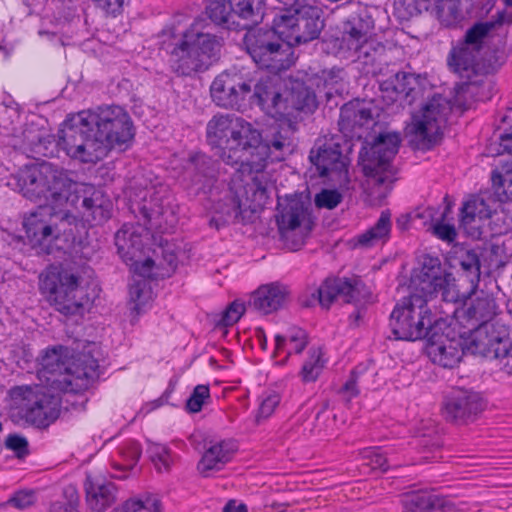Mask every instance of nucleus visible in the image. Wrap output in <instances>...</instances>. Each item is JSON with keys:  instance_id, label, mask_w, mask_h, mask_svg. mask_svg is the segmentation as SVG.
Returning a JSON list of instances; mask_svg holds the SVG:
<instances>
[{"instance_id": "nucleus-1", "label": "nucleus", "mask_w": 512, "mask_h": 512, "mask_svg": "<svg viewBox=\"0 0 512 512\" xmlns=\"http://www.w3.org/2000/svg\"><path fill=\"white\" fill-rule=\"evenodd\" d=\"M99 377L94 347L77 353L64 345L47 347L38 358L40 383L15 385L8 390L10 417L16 424L45 430L61 415V393H84Z\"/></svg>"}, {"instance_id": "nucleus-2", "label": "nucleus", "mask_w": 512, "mask_h": 512, "mask_svg": "<svg viewBox=\"0 0 512 512\" xmlns=\"http://www.w3.org/2000/svg\"><path fill=\"white\" fill-rule=\"evenodd\" d=\"M134 137L133 121L123 107L101 105L66 121L58 145L72 159L97 163L112 150L126 151Z\"/></svg>"}, {"instance_id": "nucleus-3", "label": "nucleus", "mask_w": 512, "mask_h": 512, "mask_svg": "<svg viewBox=\"0 0 512 512\" xmlns=\"http://www.w3.org/2000/svg\"><path fill=\"white\" fill-rule=\"evenodd\" d=\"M19 177L26 196L45 197L54 205L73 208L90 227L101 225L111 217V201L101 190L73 181L65 171L50 163L25 165Z\"/></svg>"}, {"instance_id": "nucleus-4", "label": "nucleus", "mask_w": 512, "mask_h": 512, "mask_svg": "<svg viewBox=\"0 0 512 512\" xmlns=\"http://www.w3.org/2000/svg\"><path fill=\"white\" fill-rule=\"evenodd\" d=\"M206 141L223 163L239 166L242 174L261 172L268 158L262 131L234 113L213 115L206 125Z\"/></svg>"}, {"instance_id": "nucleus-5", "label": "nucleus", "mask_w": 512, "mask_h": 512, "mask_svg": "<svg viewBox=\"0 0 512 512\" xmlns=\"http://www.w3.org/2000/svg\"><path fill=\"white\" fill-rule=\"evenodd\" d=\"M200 25L194 21L183 31L171 26L162 32L161 49L167 55L169 69L177 76L190 77L206 71L219 50L216 37L203 32Z\"/></svg>"}, {"instance_id": "nucleus-6", "label": "nucleus", "mask_w": 512, "mask_h": 512, "mask_svg": "<svg viewBox=\"0 0 512 512\" xmlns=\"http://www.w3.org/2000/svg\"><path fill=\"white\" fill-rule=\"evenodd\" d=\"M24 170L21 168L15 175L18 191L31 201H44L45 205L38 206L23 217V229L30 246L38 253L51 254L53 243L61 238L64 240H75L72 225L76 222V216L70 209L63 205H54L45 197H28L22 191L23 185L19 176Z\"/></svg>"}, {"instance_id": "nucleus-7", "label": "nucleus", "mask_w": 512, "mask_h": 512, "mask_svg": "<svg viewBox=\"0 0 512 512\" xmlns=\"http://www.w3.org/2000/svg\"><path fill=\"white\" fill-rule=\"evenodd\" d=\"M80 274L63 265H49L39 275V291L59 313L70 316L80 313L91 299L81 285Z\"/></svg>"}, {"instance_id": "nucleus-8", "label": "nucleus", "mask_w": 512, "mask_h": 512, "mask_svg": "<svg viewBox=\"0 0 512 512\" xmlns=\"http://www.w3.org/2000/svg\"><path fill=\"white\" fill-rule=\"evenodd\" d=\"M425 295L412 292L401 298L390 314V328L396 340L417 341L430 336L433 314Z\"/></svg>"}, {"instance_id": "nucleus-9", "label": "nucleus", "mask_w": 512, "mask_h": 512, "mask_svg": "<svg viewBox=\"0 0 512 512\" xmlns=\"http://www.w3.org/2000/svg\"><path fill=\"white\" fill-rule=\"evenodd\" d=\"M274 30L250 29L243 38L247 53L261 69L279 73L295 63L293 48L275 39Z\"/></svg>"}, {"instance_id": "nucleus-10", "label": "nucleus", "mask_w": 512, "mask_h": 512, "mask_svg": "<svg viewBox=\"0 0 512 512\" xmlns=\"http://www.w3.org/2000/svg\"><path fill=\"white\" fill-rule=\"evenodd\" d=\"M400 144L398 133L379 134L369 150L360 154L363 173L373 186L391 189L396 173L392 160L398 153Z\"/></svg>"}, {"instance_id": "nucleus-11", "label": "nucleus", "mask_w": 512, "mask_h": 512, "mask_svg": "<svg viewBox=\"0 0 512 512\" xmlns=\"http://www.w3.org/2000/svg\"><path fill=\"white\" fill-rule=\"evenodd\" d=\"M373 28L370 18L352 16L343 25L340 44L341 49L353 52L356 61L371 68L368 72H375L374 67L382 63L385 54V46L370 37Z\"/></svg>"}, {"instance_id": "nucleus-12", "label": "nucleus", "mask_w": 512, "mask_h": 512, "mask_svg": "<svg viewBox=\"0 0 512 512\" xmlns=\"http://www.w3.org/2000/svg\"><path fill=\"white\" fill-rule=\"evenodd\" d=\"M309 160L322 178L340 186L349 182L348 161L341 150L336 135H324L316 139L309 153Z\"/></svg>"}, {"instance_id": "nucleus-13", "label": "nucleus", "mask_w": 512, "mask_h": 512, "mask_svg": "<svg viewBox=\"0 0 512 512\" xmlns=\"http://www.w3.org/2000/svg\"><path fill=\"white\" fill-rule=\"evenodd\" d=\"M412 283L419 295H425L427 299L434 294H440L445 302H458L459 292L456 289L455 279L451 273H442L441 262L438 257L424 255L420 267L414 270Z\"/></svg>"}, {"instance_id": "nucleus-14", "label": "nucleus", "mask_w": 512, "mask_h": 512, "mask_svg": "<svg viewBox=\"0 0 512 512\" xmlns=\"http://www.w3.org/2000/svg\"><path fill=\"white\" fill-rule=\"evenodd\" d=\"M263 144L268 147V158L265 161L261 172H247L253 174L251 183L244 187V194H237L238 204L242 208L258 211L262 209L269 198L268 188L271 185V177L266 171L269 162H278L285 159V155L290 153L293 148L292 142L264 141Z\"/></svg>"}, {"instance_id": "nucleus-15", "label": "nucleus", "mask_w": 512, "mask_h": 512, "mask_svg": "<svg viewBox=\"0 0 512 512\" xmlns=\"http://www.w3.org/2000/svg\"><path fill=\"white\" fill-rule=\"evenodd\" d=\"M254 82L255 79L245 69L225 70L211 83V99L218 107L238 110L251 93Z\"/></svg>"}, {"instance_id": "nucleus-16", "label": "nucleus", "mask_w": 512, "mask_h": 512, "mask_svg": "<svg viewBox=\"0 0 512 512\" xmlns=\"http://www.w3.org/2000/svg\"><path fill=\"white\" fill-rule=\"evenodd\" d=\"M276 224L280 240L289 250L296 251L302 247L311 230V221L305 205L297 199L279 203Z\"/></svg>"}, {"instance_id": "nucleus-17", "label": "nucleus", "mask_w": 512, "mask_h": 512, "mask_svg": "<svg viewBox=\"0 0 512 512\" xmlns=\"http://www.w3.org/2000/svg\"><path fill=\"white\" fill-rule=\"evenodd\" d=\"M497 139L490 143L488 152L498 157L491 171L492 189L501 202L512 201V126L495 133Z\"/></svg>"}, {"instance_id": "nucleus-18", "label": "nucleus", "mask_w": 512, "mask_h": 512, "mask_svg": "<svg viewBox=\"0 0 512 512\" xmlns=\"http://www.w3.org/2000/svg\"><path fill=\"white\" fill-rule=\"evenodd\" d=\"M206 13L216 24L229 27L240 19L246 28L262 20L264 0H208Z\"/></svg>"}, {"instance_id": "nucleus-19", "label": "nucleus", "mask_w": 512, "mask_h": 512, "mask_svg": "<svg viewBox=\"0 0 512 512\" xmlns=\"http://www.w3.org/2000/svg\"><path fill=\"white\" fill-rule=\"evenodd\" d=\"M142 228L139 225L124 224L115 234V245L122 260L138 276H151L155 262L151 258L140 261L144 244Z\"/></svg>"}, {"instance_id": "nucleus-20", "label": "nucleus", "mask_w": 512, "mask_h": 512, "mask_svg": "<svg viewBox=\"0 0 512 512\" xmlns=\"http://www.w3.org/2000/svg\"><path fill=\"white\" fill-rule=\"evenodd\" d=\"M484 407L485 401L479 392L454 387L444 397L442 414L447 421L466 423L481 413Z\"/></svg>"}, {"instance_id": "nucleus-21", "label": "nucleus", "mask_w": 512, "mask_h": 512, "mask_svg": "<svg viewBox=\"0 0 512 512\" xmlns=\"http://www.w3.org/2000/svg\"><path fill=\"white\" fill-rule=\"evenodd\" d=\"M496 303L489 296L477 297L463 310L462 318L468 324V330L471 333V344L475 350L480 352L481 347L478 345L480 339H486L487 336L498 334L495 325L489 321L495 315Z\"/></svg>"}, {"instance_id": "nucleus-22", "label": "nucleus", "mask_w": 512, "mask_h": 512, "mask_svg": "<svg viewBox=\"0 0 512 512\" xmlns=\"http://www.w3.org/2000/svg\"><path fill=\"white\" fill-rule=\"evenodd\" d=\"M491 190H493L491 188ZM492 195H473L466 200L461 207L460 222L464 229L471 235H481L482 227L497 212L502 203Z\"/></svg>"}, {"instance_id": "nucleus-23", "label": "nucleus", "mask_w": 512, "mask_h": 512, "mask_svg": "<svg viewBox=\"0 0 512 512\" xmlns=\"http://www.w3.org/2000/svg\"><path fill=\"white\" fill-rule=\"evenodd\" d=\"M478 51L459 42L453 46L447 57V64L459 77L466 79L465 82L456 86L455 102L462 104L464 94L471 92L474 82L471 80L477 74L476 54Z\"/></svg>"}, {"instance_id": "nucleus-24", "label": "nucleus", "mask_w": 512, "mask_h": 512, "mask_svg": "<svg viewBox=\"0 0 512 512\" xmlns=\"http://www.w3.org/2000/svg\"><path fill=\"white\" fill-rule=\"evenodd\" d=\"M177 257L170 254L168 257V270L166 273L159 272L158 266L152 270L151 276H138L133 273V283L129 287V303L130 310L134 318H138L141 314L145 313L150 307L153 300V292L150 286V280L158 277L170 276L176 269Z\"/></svg>"}, {"instance_id": "nucleus-25", "label": "nucleus", "mask_w": 512, "mask_h": 512, "mask_svg": "<svg viewBox=\"0 0 512 512\" xmlns=\"http://www.w3.org/2000/svg\"><path fill=\"white\" fill-rule=\"evenodd\" d=\"M238 451V444L234 439H221L211 441L205 449L197 470L203 477H210L221 471L228 464Z\"/></svg>"}, {"instance_id": "nucleus-26", "label": "nucleus", "mask_w": 512, "mask_h": 512, "mask_svg": "<svg viewBox=\"0 0 512 512\" xmlns=\"http://www.w3.org/2000/svg\"><path fill=\"white\" fill-rule=\"evenodd\" d=\"M440 99L433 97L419 111L412 115L411 123L406 127L407 134L421 142L432 143V137L439 132L438 120L441 114Z\"/></svg>"}, {"instance_id": "nucleus-27", "label": "nucleus", "mask_w": 512, "mask_h": 512, "mask_svg": "<svg viewBox=\"0 0 512 512\" xmlns=\"http://www.w3.org/2000/svg\"><path fill=\"white\" fill-rule=\"evenodd\" d=\"M253 86V98L261 110L275 120L283 121V115L287 113L285 93L282 94L269 77L259 79Z\"/></svg>"}, {"instance_id": "nucleus-28", "label": "nucleus", "mask_w": 512, "mask_h": 512, "mask_svg": "<svg viewBox=\"0 0 512 512\" xmlns=\"http://www.w3.org/2000/svg\"><path fill=\"white\" fill-rule=\"evenodd\" d=\"M370 104L359 100H351L340 109L339 128L345 135L360 137L359 129L369 127L373 123Z\"/></svg>"}, {"instance_id": "nucleus-29", "label": "nucleus", "mask_w": 512, "mask_h": 512, "mask_svg": "<svg viewBox=\"0 0 512 512\" xmlns=\"http://www.w3.org/2000/svg\"><path fill=\"white\" fill-rule=\"evenodd\" d=\"M289 295L288 287L279 282L263 284L252 293L250 306L258 313L268 315L284 307Z\"/></svg>"}, {"instance_id": "nucleus-30", "label": "nucleus", "mask_w": 512, "mask_h": 512, "mask_svg": "<svg viewBox=\"0 0 512 512\" xmlns=\"http://www.w3.org/2000/svg\"><path fill=\"white\" fill-rule=\"evenodd\" d=\"M274 340L273 356L278 357L284 354V357L276 362L279 366H284L292 355L301 354L309 342L307 332L299 327L289 328L286 334H276Z\"/></svg>"}, {"instance_id": "nucleus-31", "label": "nucleus", "mask_w": 512, "mask_h": 512, "mask_svg": "<svg viewBox=\"0 0 512 512\" xmlns=\"http://www.w3.org/2000/svg\"><path fill=\"white\" fill-rule=\"evenodd\" d=\"M380 87L383 92L394 94L393 101L403 99L409 104H412L421 93L419 76L407 72H397L383 81Z\"/></svg>"}, {"instance_id": "nucleus-32", "label": "nucleus", "mask_w": 512, "mask_h": 512, "mask_svg": "<svg viewBox=\"0 0 512 512\" xmlns=\"http://www.w3.org/2000/svg\"><path fill=\"white\" fill-rule=\"evenodd\" d=\"M286 112L283 121L291 122L297 113H312L317 108V99L314 91L303 83H297L291 90L285 91Z\"/></svg>"}, {"instance_id": "nucleus-33", "label": "nucleus", "mask_w": 512, "mask_h": 512, "mask_svg": "<svg viewBox=\"0 0 512 512\" xmlns=\"http://www.w3.org/2000/svg\"><path fill=\"white\" fill-rule=\"evenodd\" d=\"M392 221L391 212H381L377 222L351 239L353 248H371L378 244H386L391 238Z\"/></svg>"}, {"instance_id": "nucleus-34", "label": "nucleus", "mask_w": 512, "mask_h": 512, "mask_svg": "<svg viewBox=\"0 0 512 512\" xmlns=\"http://www.w3.org/2000/svg\"><path fill=\"white\" fill-rule=\"evenodd\" d=\"M88 506L97 512L110 507L116 500V488L112 482L100 478L87 477L85 483Z\"/></svg>"}, {"instance_id": "nucleus-35", "label": "nucleus", "mask_w": 512, "mask_h": 512, "mask_svg": "<svg viewBox=\"0 0 512 512\" xmlns=\"http://www.w3.org/2000/svg\"><path fill=\"white\" fill-rule=\"evenodd\" d=\"M427 354L434 364L453 368L460 362L463 351L461 343L455 339L440 338L435 341L431 338L427 346Z\"/></svg>"}, {"instance_id": "nucleus-36", "label": "nucleus", "mask_w": 512, "mask_h": 512, "mask_svg": "<svg viewBox=\"0 0 512 512\" xmlns=\"http://www.w3.org/2000/svg\"><path fill=\"white\" fill-rule=\"evenodd\" d=\"M478 345L481 347L480 352H493L495 358L499 360L501 370L512 375V342L498 333L480 339Z\"/></svg>"}, {"instance_id": "nucleus-37", "label": "nucleus", "mask_w": 512, "mask_h": 512, "mask_svg": "<svg viewBox=\"0 0 512 512\" xmlns=\"http://www.w3.org/2000/svg\"><path fill=\"white\" fill-rule=\"evenodd\" d=\"M445 498L431 493H413L403 500L404 512H445Z\"/></svg>"}, {"instance_id": "nucleus-38", "label": "nucleus", "mask_w": 512, "mask_h": 512, "mask_svg": "<svg viewBox=\"0 0 512 512\" xmlns=\"http://www.w3.org/2000/svg\"><path fill=\"white\" fill-rule=\"evenodd\" d=\"M326 365L324 353L320 347H312L308 351V356L305 359L300 371L299 376L303 383L316 382Z\"/></svg>"}, {"instance_id": "nucleus-39", "label": "nucleus", "mask_w": 512, "mask_h": 512, "mask_svg": "<svg viewBox=\"0 0 512 512\" xmlns=\"http://www.w3.org/2000/svg\"><path fill=\"white\" fill-rule=\"evenodd\" d=\"M116 512H163V509L157 495L144 493L126 500Z\"/></svg>"}, {"instance_id": "nucleus-40", "label": "nucleus", "mask_w": 512, "mask_h": 512, "mask_svg": "<svg viewBox=\"0 0 512 512\" xmlns=\"http://www.w3.org/2000/svg\"><path fill=\"white\" fill-rule=\"evenodd\" d=\"M121 462L115 467L122 470H130L138 463L142 450L138 442L128 440L123 442L117 449Z\"/></svg>"}, {"instance_id": "nucleus-41", "label": "nucleus", "mask_w": 512, "mask_h": 512, "mask_svg": "<svg viewBox=\"0 0 512 512\" xmlns=\"http://www.w3.org/2000/svg\"><path fill=\"white\" fill-rule=\"evenodd\" d=\"M149 457L158 472H168L173 464L169 448L163 444L152 443L148 447Z\"/></svg>"}, {"instance_id": "nucleus-42", "label": "nucleus", "mask_w": 512, "mask_h": 512, "mask_svg": "<svg viewBox=\"0 0 512 512\" xmlns=\"http://www.w3.org/2000/svg\"><path fill=\"white\" fill-rule=\"evenodd\" d=\"M494 24L492 22H478L470 27L461 43H465L467 46L479 51L484 39L488 36L490 31L493 29Z\"/></svg>"}, {"instance_id": "nucleus-43", "label": "nucleus", "mask_w": 512, "mask_h": 512, "mask_svg": "<svg viewBox=\"0 0 512 512\" xmlns=\"http://www.w3.org/2000/svg\"><path fill=\"white\" fill-rule=\"evenodd\" d=\"M446 4L447 0L440 5L435 15L443 26H456L462 19V12L454 3L449 2L447 9Z\"/></svg>"}, {"instance_id": "nucleus-44", "label": "nucleus", "mask_w": 512, "mask_h": 512, "mask_svg": "<svg viewBox=\"0 0 512 512\" xmlns=\"http://www.w3.org/2000/svg\"><path fill=\"white\" fill-rule=\"evenodd\" d=\"M317 299L321 306L328 308L339 297L335 278H327L316 290Z\"/></svg>"}, {"instance_id": "nucleus-45", "label": "nucleus", "mask_w": 512, "mask_h": 512, "mask_svg": "<svg viewBox=\"0 0 512 512\" xmlns=\"http://www.w3.org/2000/svg\"><path fill=\"white\" fill-rule=\"evenodd\" d=\"M210 398L208 385H197L186 401V408L191 413H198L202 410L205 401Z\"/></svg>"}, {"instance_id": "nucleus-46", "label": "nucleus", "mask_w": 512, "mask_h": 512, "mask_svg": "<svg viewBox=\"0 0 512 512\" xmlns=\"http://www.w3.org/2000/svg\"><path fill=\"white\" fill-rule=\"evenodd\" d=\"M343 196L336 189H322L315 196V205L318 208L332 210L342 202Z\"/></svg>"}, {"instance_id": "nucleus-47", "label": "nucleus", "mask_w": 512, "mask_h": 512, "mask_svg": "<svg viewBox=\"0 0 512 512\" xmlns=\"http://www.w3.org/2000/svg\"><path fill=\"white\" fill-rule=\"evenodd\" d=\"M446 0H405L404 4L407 6L409 13L421 14L423 12H431L436 14L441 4Z\"/></svg>"}, {"instance_id": "nucleus-48", "label": "nucleus", "mask_w": 512, "mask_h": 512, "mask_svg": "<svg viewBox=\"0 0 512 512\" xmlns=\"http://www.w3.org/2000/svg\"><path fill=\"white\" fill-rule=\"evenodd\" d=\"M364 457L368 460L367 465L372 470L387 472L390 468L387 457L378 447L368 448L364 452Z\"/></svg>"}, {"instance_id": "nucleus-49", "label": "nucleus", "mask_w": 512, "mask_h": 512, "mask_svg": "<svg viewBox=\"0 0 512 512\" xmlns=\"http://www.w3.org/2000/svg\"><path fill=\"white\" fill-rule=\"evenodd\" d=\"M245 313V306L243 303L238 301H233L228 305V307L223 311L221 315V319L219 323L222 326H232L236 322L240 320V318Z\"/></svg>"}, {"instance_id": "nucleus-50", "label": "nucleus", "mask_w": 512, "mask_h": 512, "mask_svg": "<svg viewBox=\"0 0 512 512\" xmlns=\"http://www.w3.org/2000/svg\"><path fill=\"white\" fill-rule=\"evenodd\" d=\"M7 449L14 452L18 458H25L29 454V444L24 436L18 434H10L5 440Z\"/></svg>"}, {"instance_id": "nucleus-51", "label": "nucleus", "mask_w": 512, "mask_h": 512, "mask_svg": "<svg viewBox=\"0 0 512 512\" xmlns=\"http://www.w3.org/2000/svg\"><path fill=\"white\" fill-rule=\"evenodd\" d=\"M461 268L473 274L477 280L480 277L481 263L479 256L474 251H467L460 261Z\"/></svg>"}, {"instance_id": "nucleus-52", "label": "nucleus", "mask_w": 512, "mask_h": 512, "mask_svg": "<svg viewBox=\"0 0 512 512\" xmlns=\"http://www.w3.org/2000/svg\"><path fill=\"white\" fill-rule=\"evenodd\" d=\"M36 501V496L32 490H21L8 500V503L18 509H25L32 506Z\"/></svg>"}, {"instance_id": "nucleus-53", "label": "nucleus", "mask_w": 512, "mask_h": 512, "mask_svg": "<svg viewBox=\"0 0 512 512\" xmlns=\"http://www.w3.org/2000/svg\"><path fill=\"white\" fill-rule=\"evenodd\" d=\"M337 288L339 290V297H343V300L350 303L355 298L356 288L352 280L348 278H335Z\"/></svg>"}, {"instance_id": "nucleus-54", "label": "nucleus", "mask_w": 512, "mask_h": 512, "mask_svg": "<svg viewBox=\"0 0 512 512\" xmlns=\"http://www.w3.org/2000/svg\"><path fill=\"white\" fill-rule=\"evenodd\" d=\"M433 232L437 238L448 243L453 242L457 237L456 229L451 224L437 223L433 227Z\"/></svg>"}, {"instance_id": "nucleus-55", "label": "nucleus", "mask_w": 512, "mask_h": 512, "mask_svg": "<svg viewBox=\"0 0 512 512\" xmlns=\"http://www.w3.org/2000/svg\"><path fill=\"white\" fill-rule=\"evenodd\" d=\"M284 124H280L278 130L273 134L271 141L279 142H292V134L295 131L294 126L291 122L284 121Z\"/></svg>"}, {"instance_id": "nucleus-56", "label": "nucleus", "mask_w": 512, "mask_h": 512, "mask_svg": "<svg viewBox=\"0 0 512 512\" xmlns=\"http://www.w3.org/2000/svg\"><path fill=\"white\" fill-rule=\"evenodd\" d=\"M236 167H237V173H239L241 176H248V177H250V180H249V181H245V179H242V182H244V184H243V185H241V186H237V184H236L235 180H233V181H232V186L230 187V189H231V190L233 191V193H234V202H235V204H236L237 208H238L240 211H247V210H249V211L253 212V211H252L251 209H249V208H246V209H245L244 207H242V208H241V207L239 206V204H238V197H237V194H238V193H239V194H244V187L246 186V184H247V183H251L252 178H253V176H254V175H253V174L249 175V174H247V173L242 174V173L239 171V166H236Z\"/></svg>"}, {"instance_id": "nucleus-57", "label": "nucleus", "mask_w": 512, "mask_h": 512, "mask_svg": "<svg viewBox=\"0 0 512 512\" xmlns=\"http://www.w3.org/2000/svg\"><path fill=\"white\" fill-rule=\"evenodd\" d=\"M96 5L102 7L108 13L120 11L123 7L124 0H94Z\"/></svg>"}, {"instance_id": "nucleus-58", "label": "nucleus", "mask_w": 512, "mask_h": 512, "mask_svg": "<svg viewBox=\"0 0 512 512\" xmlns=\"http://www.w3.org/2000/svg\"><path fill=\"white\" fill-rule=\"evenodd\" d=\"M278 401L275 396H269L264 399L259 407V413L263 417H268L272 414L275 407L277 406Z\"/></svg>"}, {"instance_id": "nucleus-59", "label": "nucleus", "mask_w": 512, "mask_h": 512, "mask_svg": "<svg viewBox=\"0 0 512 512\" xmlns=\"http://www.w3.org/2000/svg\"><path fill=\"white\" fill-rule=\"evenodd\" d=\"M344 393H347L349 398H353L359 394L357 387V378L354 372L351 373L349 379L345 382L341 389Z\"/></svg>"}, {"instance_id": "nucleus-60", "label": "nucleus", "mask_w": 512, "mask_h": 512, "mask_svg": "<svg viewBox=\"0 0 512 512\" xmlns=\"http://www.w3.org/2000/svg\"><path fill=\"white\" fill-rule=\"evenodd\" d=\"M49 512H79L76 503L55 502L51 505Z\"/></svg>"}, {"instance_id": "nucleus-61", "label": "nucleus", "mask_w": 512, "mask_h": 512, "mask_svg": "<svg viewBox=\"0 0 512 512\" xmlns=\"http://www.w3.org/2000/svg\"><path fill=\"white\" fill-rule=\"evenodd\" d=\"M223 512H247V507L244 504H236L235 501L231 500L225 505Z\"/></svg>"}, {"instance_id": "nucleus-62", "label": "nucleus", "mask_w": 512, "mask_h": 512, "mask_svg": "<svg viewBox=\"0 0 512 512\" xmlns=\"http://www.w3.org/2000/svg\"><path fill=\"white\" fill-rule=\"evenodd\" d=\"M256 337L259 341L261 348L265 350L267 348V336L263 328L256 329Z\"/></svg>"}, {"instance_id": "nucleus-63", "label": "nucleus", "mask_w": 512, "mask_h": 512, "mask_svg": "<svg viewBox=\"0 0 512 512\" xmlns=\"http://www.w3.org/2000/svg\"><path fill=\"white\" fill-rule=\"evenodd\" d=\"M209 158L204 154H195L190 158V161L192 164L195 165H205L207 162H209Z\"/></svg>"}, {"instance_id": "nucleus-64", "label": "nucleus", "mask_w": 512, "mask_h": 512, "mask_svg": "<svg viewBox=\"0 0 512 512\" xmlns=\"http://www.w3.org/2000/svg\"><path fill=\"white\" fill-rule=\"evenodd\" d=\"M328 408V403H325L320 411L316 415V420H320V418L326 413Z\"/></svg>"}]
</instances>
